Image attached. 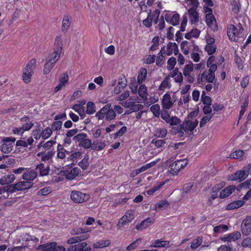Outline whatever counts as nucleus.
Returning <instances> with one entry per match:
<instances>
[{"label":"nucleus","instance_id":"f257e3e1","mask_svg":"<svg viewBox=\"0 0 251 251\" xmlns=\"http://www.w3.org/2000/svg\"><path fill=\"white\" fill-rule=\"evenodd\" d=\"M116 116V113L111 108V103L106 104L96 114V117L98 120H102L105 118V120L108 121L114 120Z\"/></svg>","mask_w":251,"mask_h":251},{"label":"nucleus","instance_id":"f03ea898","mask_svg":"<svg viewBox=\"0 0 251 251\" xmlns=\"http://www.w3.org/2000/svg\"><path fill=\"white\" fill-rule=\"evenodd\" d=\"M238 26V29L233 25H230L227 27V34L231 41L237 42L240 38H244L243 33L244 29L241 24H239Z\"/></svg>","mask_w":251,"mask_h":251},{"label":"nucleus","instance_id":"7ed1b4c3","mask_svg":"<svg viewBox=\"0 0 251 251\" xmlns=\"http://www.w3.org/2000/svg\"><path fill=\"white\" fill-rule=\"evenodd\" d=\"M16 139L14 137H4L2 139L1 142L2 143L0 150L6 154H8L11 152L13 150Z\"/></svg>","mask_w":251,"mask_h":251},{"label":"nucleus","instance_id":"20e7f679","mask_svg":"<svg viewBox=\"0 0 251 251\" xmlns=\"http://www.w3.org/2000/svg\"><path fill=\"white\" fill-rule=\"evenodd\" d=\"M187 163L188 160L186 159H180L174 162L169 167V172L173 175H177L180 170L187 165Z\"/></svg>","mask_w":251,"mask_h":251},{"label":"nucleus","instance_id":"39448f33","mask_svg":"<svg viewBox=\"0 0 251 251\" xmlns=\"http://www.w3.org/2000/svg\"><path fill=\"white\" fill-rule=\"evenodd\" d=\"M33 185V183L30 181H19L15 184L10 185L7 189V191L10 193H13L16 190L21 191L29 189Z\"/></svg>","mask_w":251,"mask_h":251},{"label":"nucleus","instance_id":"423d86ee","mask_svg":"<svg viewBox=\"0 0 251 251\" xmlns=\"http://www.w3.org/2000/svg\"><path fill=\"white\" fill-rule=\"evenodd\" d=\"M90 198L88 194L80 191L74 190L71 194V200L75 203H83L88 201Z\"/></svg>","mask_w":251,"mask_h":251},{"label":"nucleus","instance_id":"0eeeda50","mask_svg":"<svg viewBox=\"0 0 251 251\" xmlns=\"http://www.w3.org/2000/svg\"><path fill=\"white\" fill-rule=\"evenodd\" d=\"M135 212L130 209L127 210L125 215L120 219L117 226L119 228L123 227L125 225L131 222L134 218Z\"/></svg>","mask_w":251,"mask_h":251},{"label":"nucleus","instance_id":"6e6552de","mask_svg":"<svg viewBox=\"0 0 251 251\" xmlns=\"http://www.w3.org/2000/svg\"><path fill=\"white\" fill-rule=\"evenodd\" d=\"M80 172V170L78 167L70 169L68 167L64 168L62 173L66 179L72 180L78 175Z\"/></svg>","mask_w":251,"mask_h":251},{"label":"nucleus","instance_id":"1a4fd4ad","mask_svg":"<svg viewBox=\"0 0 251 251\" xmlns=\"http://www.w3.org/2000/svg\"><path fill=\"white\" fill-rule=\"evenodd\" d=\"M198 121L195 120L192 122L190 120L184 121L182 124V129L185 132H190V134H193V131L194 129L198 126Z\"/></svg>","mask_w":251,"mask_h":251},{"label":"nucleus","instance_id":"9d476101","mask_svg":"<svg viewBox=\"0 0 251 251\" xmlns=\"http://www.w3.org/2000/svg\"><path fill=\"white\" fill-rule=\"evenodd\" d=\"M243 235L247 236L251 232V216H248L244 219L241 225Z\"/></svg>","mask_w":251,"mask_h":251},{"label":"nucleus","instance_id":"9b49d317","mask_svg":"<svg viewBox=\"0 0 251 251\" xmlns=\"http://www.w3.org/2000/svg\"><path fill=\"white\" fill-rule=\"evenodd\" d=\"M179 15L176 12L167 13L165 16L166 21L173 26H176L179 24Z\"/></svg>","mask_w":251,"mask_h":251},{"label":"nucleus","instance_id":"f8f14e48","mask_svg":"<svg viewBox=\"0 0 251 251\" xmlns=\"http://www.w3.org/2000/svg\"><path fill=\"white\" fill-rule=\"evenodd\" d=\"M91 248L87 247V243L86 242H81L69 247L67 251H90Z\"/></svg>","mask_w":251,"mask_h":251},{"label":"nucleus","instance_id":"ddd939ff","mask_svg":"<svg viewBox=\"0 0 251 251\" xmlns=\"http://www.w3.org/2000/svg\"><path fill=\"white\" fill-rule=\"evenodd\" d=\"M38 176V172L35 170L26 169L25 172L23 175V179L27 181L34 180Z\"/></svg>","mask_w":251,"mask_h":251},{"label":"nucleus","instance_id":"4468645a","mask_svg":"<svg viewBox=\"0 0 251 251\" xmlns=\"http://www.w3.org/2000/svg\"><path fill=\"white\" fill-rule=\"evenodd\" d=\"M200 79L202 82H207L208 83H213L216 80L215 75V74H211L205 71L201 74V78H198V81L199 82Z\"/></svg>","mask_w":251,"mask_h":251},{"label":"nucleus","instance_id":"2eb2a0df","mask_svg":"<svg viewBox=\"0 0 251 251\" xmlns=\"http://www.w3.org/2000/svg\"><path fill=\"white\" fill-rule=\"evenodd\" d=\"M174 103V101L171 100V97L170 94L166 93L163 97L162 100V105L165 109H171Z\"/></svg>","mask_w":251,"mask_h":251},{"label":"nucleus","instance_id":"dca6fc26","mask_svg":"<svg viewBox=\"0 0 251 251\" xmlns=\"http://www.w3.org/2000/svg\"><path fill=\"white\" fill-rule=\"evenodd\" d=\"M54 149L49 151L48 152L42 151L38 152L37 154V156L40 157L42 161L45 162L49 161L51 159L52 157L55 153Z\"/></svg>","mask_w":251,"mask_h":251},{"label":"nucleus","instance_id":"f3484780","mask_svg":"<svg viewBox=\"0 0 251 251\" xmlns=\"http://www.w3.org/2000/svg\"><path fill=\"white\" fill-rule=\"evenodd\" d=\"M88 234H82L80 236H76L69 238L67 241V243L68 244H74L75 243H79L87 239L89 237Z\"/></svg>","mask_w":251,"mask_h":251},{"label":"nucleus","instance_id":"a211bd4d","mask_svg":"<svg viewBox=\"0 0 251 251\" xmlns=\"http://www.w3.org/2000/svg\"><path fill=\"white\" fill-rule=\"evenodd\" d=\"M154 222L152 218H148L143 221L141 223L136 226V229L138 230H142L151 226Z\"/></svg>","mask_w":251,"mask_h":251},{"label":"nucleus","instance_id":"6ab92c4d","mask_svg":"<svg viewBox=\"0 0 251 251\" xmlns=\"http://www.w3.org/2000/svg\"><path fill=\"white\" fill-rule=\"evenodd\" d=\"M236 189V186L234 185L229 186L223 189L220 194V198L224 199L229 196Z\"/></svg>","mask_w":251,"mask_h":251},{"label":"nucleus","instance_id":"aec40b11","mask_svg":"<svg viewBox=\"0 0 251 251\" xmlns=\"http://www.w3.org/2000/svg\"><path fill=\"white\" fill-rule=\"evenodd\" d=\"M36 66V61L34 59H31L25 67L23 72L28 73V74L33 73V71Z\"/></svg>","mask_w":251,"mask_h":251},{"label":"nucleus","instance_id":"412c9836","mask_svg":"<svg viewBox=\"0 0 251 251\" xmlns=\"http://www.w3.org/2000/svg\"><path fill=\"white\" fill-rule=\"evenodd\" d=\"M71 23V17L68 15L64 16L62 23V31L66 33L68 31Z\"/></svg>","mask_w":251,"mask_h":251},{"label":"nucleus","instance_id":"4be33fe9","mask_svg":"<svg viewBox=\"0 0 251 251\" xmlns=\"http://www.w3.org/2000/svg\"><path fill=\"white\" fill-rule=\"evenodd\" d=\"M35 170L39 171L41 176H45L49 174L50 167L49 166L46 167L43 163H41L36 166Z\"/></svg>","mask_w":251,"mask_h":251},{"label":"nucleus","instance_id":"5701e85b","mask_svg":"<svg viewBox=\"0 0 251 251\" xmlns=\"http://www.w3.org/2000/svg\"><path fill=\"white\" fill-rule=\"evenodd\" d=\"M247 176V175L243 171L240 170L232 175L230 178L231 180H239L240 181H241L244 180Z\"/></svg>","mask_w":251,"mask_h":251},{"label":"nucleus","instance_id":"b1692460","mask_svg":"<svg viewBox=\"0 0 251 251\" xmlns=\"http://www.w3.org/2000/svg\"><path fill=\"white\" fill-rule=\"evenodd\" d=\"M15 179V176L13 174H10L3 176L0 179V184L2 185L9 184Z\"/></svg>","mask_w":251,"mask_h":251},{"label":"nucleus","instance_id":"393cba45","mask_svg":"<svg viewBox=\"0 0 251 251\" xmlns=\"http://www.w3.org/2000/svg\"><path fill=\"white\" fill-rule=\"evenodd\" d=\"M197 8H191L188 10L190 21L192 24H195L199 21L198 13L196 11Z\"/></svg>","mask_w":251,"mask_h":251},{"label":"nucleus","instance_id":"a878e982","mask_svg":"<svg viewBox=\"0 0 251 251\" xmlns=\"http://www.w3.org/2000/svg\"><path fill=\"white\" fill-rule=\"evenodd\" d=\"M62 38L60 36H57L55 38L53 50L54 51H57L59 53H62Z\"/></svg>","mask_w":251,"mask_h":251},{"label":"nucleus","instance_id":"bb28decb","mask_svg":"<svg viewBox=\"0 0 251 251\" xmlns=\"http://www.w3.org/2000/svg\"><path fill=\"white\" fill-rule=\"evenodd\" d=\"M34 140L32 138V137H29L27 140L26 141L24 140H18L16 143V146H21L23 147H27L28 145H32L33 143L34 142Z\"/></svg>","mask_w":251,"mask_h":251},{"label":"nucleus","instance_id":"cd10ccee","mask_svg":"<svg viewBox=\"0 0 251 251\" xmlns=\"http://www.w3.org/2000/svg\"><path fill=\"white\" fill-rule=\"evenodd\" d=\"M147 75V70L146 68H142L139 71L137 76L138 83L141 84L146 79Z\"/></svg>","mask_w":251,"mask_h":251},{"label":"nucleus","instance_id":"c85d7f7f","mask_svg":"<svg viewBox=\"0 0 251 251\" xmlns=\"http://www.w3.org/2000/svg\"><path fill=\"white\" fill-rule=\"evenodd\" d=\"M244 204V201L238 200L228 204L226 206L227 210H232L240 207Z\"/></svg>","mask_w":251,"mask_h":251},{"label":"nucleus","instance_id":"c756f323","mask_svg":"<svg viewBox=\"0 0 251 251\" xmlns=\"http://www.w3.org/2000/svg\"><path fill=\"white\" fill-rule=\"evenodd\" d=\"M179 126H177L176 127H173L171 132L174 135L178 134V136L181 137L184 136V130L182 129V125L180 123Z\"/></svg>","mask_w":251,"mask_h":251},{"label":"nucleus","instance_id":"7c9ffc66","mask_svg":"<svg viewBox=\"0 0 251 251\" xmlns=\"http://www.w3.org/2000/svg\"><path fill=\"white\" fill-rule=\"evenodd\" d=\"M61 53H59L57 51H53L52 53H50L47 58V61L55 64L56 61L60 57Z\"/></svg>","mask_w":251,"mask_h":251},{"label":"nucleus","instance_id":"2f4dec72","mask_svg":"<svg viewBox=\"0 0 251 251\" xmlns=\"http://www.w3.org/2000/svg\"><path fill=\"white\" fill-rule=\"evenodd\" d=\"M138 92L140 97H141L143 100H147L148 94L147 93V87L145 85L143 84L140 86Z\"/></svg>","mask_w":251,"mask_h":251},{"label":"nucleus","instance_id":"473e14b6","mask_svg":"<svg viewBox=\"0 0 251 251\" xmlns=\"http://www.w3.org/2000/svg\"><path fill=\"white\" fill-rule=\"evenodd\" d=\"M171 86L170 78L167 76L161 83L158 89L160 91L163 90L166 88H170Z\"/></svg>","mask_w":251,"mask_h":251},{"label":"nucleus","instance_id":"72a5a7b5","mask_svg":"<svg viewBox=\"0 0 251 251\" xmlns=\"http://www.w3.org/2000/svg\"><path fill=\"white\" fill-rule=\"evenodd\" d=\"M56 242H51L41 246V249L44 251H54Z\"/></svg>","mask_w":251,"mask_h":251},{"label":"nucleus","instance_id":"f704fd0d","mask_svg":"<svg viewBox=\"0 0 251 251\" xmlns=\"http://www.w3.org/2000/svg\"><path fill=\"white\" fill-rule=\"evenodd\" d=\"M167 133V130L164 128H156L154 131V136L159 138L165 137Z\"/></svg>","mask_w":251,"mask_h":251},{"label":"nucleus","instance_id":"c9c22d12","mask_svg":"<svg viewBox=\"0 0 251 251\" xmlns=\"http://www.w3.org/2000/svg\"><path fill=\"white\" fill-rule=\"evenodd\" d=\"M106 146L104 142H94L91 147V149L94 151H100Z\"/></svg>","mask_w":251,"mask_h":251},{"label":"nucleus","instance_id":"e433bc0d","mask_svg":"<svg viewBox=\"0 0 251 251\" xmlns=\"http://www.w3.org/2000/svg\"><path fill=\"white\" fill-rule=\"evenodd\" d=\"M244 154V152L243 151H236L233 152L231 153L229 155V158L237 159H242L243 158Z\"/></svg>","mask_w":251,"mask_h":251},{"label":"nucleus","instance_id":"4c0bfd02","mask_svg":"<svg viewBox=\"0 0 251 251\" xmlns=\"http://www.w3.org/2000/svg\"><path fill=\"white\" fill-rule=\"evenodd\" d=\"M156 164L155 161H152L146 164L136 170V174H138L154 166Z\"/></svg>","mask_w":251,"mask_h":251},{"label":"nucleus","instance_id":"58836bf2","mask_svg":"<svg viewBox=\"0 0 251 251\" xmlns=\"http://www.w3.org/2000/svg\"><path fill=\"white\" fill-rule=\"evenodd\" d=\"M167 55H171L173 53V50L177 49V45L176 43L170 42L167 46Z\"/></svg>","mask_w":251,"mask_h":251},{"label":"nucleus","instance_id":"ea45409f","mask_svg":"<svg viewBox=\"0 0 251 251\" xmlns=\"http://www.w3.org/2000/svg\"><path fill=\"white\" fill-rule=\"evenodd\" d=\"M42 128L40 126H37L32 131V136L36 140L39 139L42 136Z\"/></svg>","mask_w":251,"mask_h":251},{"label":"nucleus","instance_id":"a19ab883","mask_svg":"<svg viewBox=\"0 0 251 251\" xmlns=\"http://www.w3.org/2000/svg\"><path fill=\"white\" fill-rule=\"evenodd\" d=\"M52 192V189L50 187H45L39 190L37 194L38 196H46L48 195Z\"/></svg>","mask_w":251,"mask_h":251},{"label":"nucleus","instance_id":"79ce46f5","mask_svg":"<svg viewBox=\"0 0 251 251\" xmlns=\"http://www.w3.org/2000/svg\"><path fill=\"white\" fill-rule=\"evenodd\" d=\"M96 107L94 102L88 101L87 104L86 113L88 114H92L96 112Z\"/></svg>","mask_w":251,"mask_h":251},{"label":"nucleus","instance_id":"37998d69","mask_svg":"<svg viewBox=\"0 0 251 251\" xmlns=\"http://www.w3.org/2000/svg\"><path fill=\"white\" fill-rule=\"evenodd\" d=\"M52 133V129L49 127H48L44 130L42 129L41 137L44 139H48L51 136Z\"/></svg>","mask_w":251,"mask_h":251},{"label":"nucleus","instance_id":"c03bdc74","mask_svg":"<svg viewBox=\"0 0 251 251\" xmlns=\"http://www.w3.org/2000/svg\"><path fill=\"white\" fill-rule=\"evenodd\" d=\"M54 65L55 64L47 61L44 65V74L45 75L49 74L54 66Z\"/></svg>","mask_w":251,"mask_h":251},{"label":"nucleus","instance_id":"a18cd8bd","mask_svg":"<svg viewBox=\"0 0 251 251\" xmlns=\"http://www.w3.org/2000/svg\"><path fill=\"white\" fill-rule=\"evenodd\" d=\"M228 229L227 226L225 225H220L214 227L213 230L215 233H219L224 231H227Z\"/></svg>","mask_w":251,"mask_h":251},{"label":"nucleus","instance_id":"49530a36","mask_svg":"<svg viewBox=\"0 0 251 251\" xmlns=\"http://www.w3.org/2000/svg\"><path fill=\"white\" fill-rule=\"evenodd\" d=\"M72 108L75 111L77 112L80 116L84 114L85 108L83 106H81L79 104L74 105Z\"/></svg>","mask_w":251,"mask_h":251},{"label":"nucleus","instance_id":"de8ad7c7","mask_svg":"<svg viewBox=\"0 0 251 251\" xmlns=\"http://www.w3.org/2000/svg\"><path fill=\"white\" fill-rule=\"evenodd\" d=\"M130 106V110L132 112H137L142 110L143 108V106L140 104H136L134 102H130L129 103Z\"/></svg>","mask_w":251,"mask_h":251},{"label":"nucleus","instance_id":"09e8293b","mask_svg":"<svg viewBox=\"0 0 251 251\" xmlns=\"http://www.w3.org/2000/svg\"><path fill=\"white\" fill-rule=\"evenodd\" d=\"M151 111L152 112L153 115L156 117H159L160 115V106L157 104H154L150 108Z\"/></svg>","mask_w":251,"mask_h":251},{"label":"nucleus","instance_id":"8fccbe9b","mask_svg":"<svg viewBox=\"0 0 251 251\" xmlns=\"http://www.w3.org/2000/svg\"><path fill=\"white\" fill-rule=\"evenodd\" d=\"M176 63L175 57H171L167 61V69L169 71L172 70Z\"/></svg>","mask_w":251,"mask_h":251},{"label":"nucleus","instance_id":"3c124183","mask_svg":"<svg viewBox=\"0 0 251 251\" xmlns=\"http://www.w3.org/2000/svg\"><path fill=\"white\" fill-rule=\"evenodd\" d=\"M230 242L235 241L241 237V233L239 231H236L230 234H228Z\"/></svg>","mask_w":251,"mask_h":251},{"label":"nucleus","instance_id":"603ef678","mask_svg":"<svg viewBox=\"0 0 251 251\" xmlns=\"http://www.w3.org/2000/svg\"><path fill=\"white\" fill-rule=\"evenodd\" d=\"M202 243V239L201 237H198V238L193 240L190 247L192 249H196L199 246H200Z\"/></svg>","mask_w":251,"mask_h":251},{"label":"nucleus","instance_id":"864d4df0","mask_svg":"<svg viewBox=\"0 0 251 251\" xmlns=\"http://www.w3.org/2000/svg\"><path fill=\"white\" fill-rule=\"evenodd\" d=\"M62 125V122L60 121H56L54 122L52 125H51V129H52V131H58L59 130L61 127Z\"/></svg>","mask_w":251,"mask_h":251},{"label":"nucleus","instance_id":"5fc2aeb1","mask_svg":"<svg viewBox=\"0 0 251 251\" xmlns=\"http://www.w3.org/2000/svg\"><path fill=\"white\" fill-rule=\"evenodd\" d=\"M205 20L207 25L209 26H212L214 23L216 21L213 14H210V13H209V14H206Z\"/></svg>","mask_w":251,"mask_h":251},{"label":"nucleus","instance_id":"6e6d98bb","mask_svg":"<svg viewBox=\"0 0 251 251\" xmlns=\"http://www.w3.org/2000/svg\"><path fill=\"white\" fill-rule=\"evenodd\" d=\"M204 49L209 55H212L215 52L216 46L215 45H206Z\"/></svg>","mask_w":251,"mask_h":251},{"label":"nucleus","instance_id":"4d7b16f0","mask_svg":"<svg viewBox=\"0 0 251 251\" xmlns=\"http://www.w3.org/2000/svg\"><path fill=\"white\" fill-rule=\"evenodd\" d=\"M151 14H148L147 18L143 21V25L147 27H150L152 25L153 19L151 18Z\"/></svg>","mask_w":251,"mask_h":251},{"label":"nucleus","instance_id":"13d9d810","mask_svg":"<svg viewBox=\"0 0 251 251\" xmlns=\"http://www.w3.org/2000/svg\"><path fill=\"white\" fill-rule=\"evenodd\" d=\"M92 143L89 139H85L83 141H81V142L80 144V145L85 149H88L90 147L91 148L92 146Z\"/></svg>","mask_w":251,"mask_h":251},{"label":"nucleus","instance_id":"bf43d9fd","mask_svg":"<svg viewBox=\"0 0 251 251\" xmlns=\"http://www.w3.org/2000/svg\"><path fill=\"white\" fill-rule=\"evenodd\" d=\"M69 80V76L67 73H63L60 76L59 78V83L62 84L64 86H65Z\"/></svg>","mask_w":251,"mask_h":251},{"label":"nucleus","instance_id":"052dcab7","mask_svg":"<svg viewBox=\"0 0 251 251\" xmlns=\"http://www.w3.org/2000/svg\"><path fill=\"white\" fill-rule=\"evenodd\" d=\"M214 114H212L211 115H207L203 117L200 121V126L201 127L203 126L206 124L213 117Z\"/></svg>","mask_w":251,"mask_h":251},{"label":"nucleus","instance_id":"680f3d73","mask_svg":"<svg viewBox=\"0 0 251 251\" xmlns=\"http://www.w3.org/2000/svg\"><path fill=\"white\" fill-rule=\"evenodd\" d=\"M181 123V120L176 116H172L169 123L171 126H178Z\"/></svg>","mask_w":251,"mask_h":251},{"label":"nucleus","instance_id":"e2e57ef3","mask_svg":"<svg viewBox=\"0 0 251 251\" xmlns=\"http://www.w3.org/2000/svg\"><path fill=\"white\" fill-rule=\"evenodd\" d=\"M56 144V142L53 140H50L44 144L43 148L47 150H51L53 148V145Z\"/></svg>","mask_w":251,"mask_h":251},{"label":"nucleus","instance_id":"0e129e2a","mask_svg":"<svg viewBox=\"0 0 251 251\" xmlns=\"http://www.w3.org/2000/svg\"><path fill=\"white\" fill-rule=\"evenodd\" d=\"M87 135L86 133H81L74 136L73 139L75 142H80L81 143L82 141H83L87 137Z\"/></svg>","mask_w":251,"mask_h":251},{"label":"nucleus","instance_id":"69168bd1","mask_svg":"<svg viewBox=\"0 0 251 251\" xmlns=\"http://www.w3.org/2000/svg\"><path fill=\"white\" fill-rule=\"evenodd\" d=\"M151 143L154 144L157 148H160L163 146L166 143L165 140H156L153 139L151 141Z\"/></svg>","mask_w":251,"mask_h":251},{"label":"nucleus","instance_id":"338daca9","mask_svg":"<svg viewBox=\"0 0 251 251\" xmlns=\"http://www.w3.org/2000/svg\"><path fill=\"white\" fill-rule=\"evenodd\" d=\"M234 60H235V63L236 64V65L237 66V68L240 70L243 69V60L241 58V57L240 56H239L238 55H237L236 54H235V56Z\"/></svg>","mask_w":251,"mask_h":251},{"label":"nucleus","instance_id":"774afa93","mask_svg":"<svg viewBox=\"0 0 251 251\" xmlns=\"http://www.w3.org/2000/svg\"><path fill=\"white\" fill-rule=\"evenodd\" d=\"M188 42L187 41H184L181 44V49L183 53L187 55L189 53V48L188 46Z\"/></svg>","mask_w":251,"mask_h":251}]
</instances>
